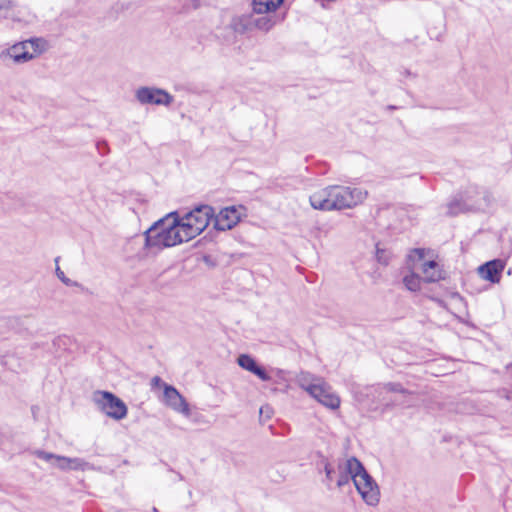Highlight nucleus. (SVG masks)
Wrapping results in <instances>:
<instances>
[{"label": "nucleus", "instance_id": "obj_1", "mask_svg": "<svg viewBox=\"0 0 512 512\" xmlns=\"http://www.w3.org/2000/svg\"><path fill=\"white\" fill-rule=\"evenodd\" d=\"M366 197L367 191L361 188L330 185L312 193L309 202L315 210L334 211L353 208Z\"/></svg>", "mask_w": 512, "mask_h": 512}, {"label": "nucleus", "instance_id": "obj_2", "mask_svg": "<svg viewBox=\"0 0 512 512\" xmlns=\"http://www.w3.org/2000/svg\"><path fill=\"white\" fill-rule=\"evenodd\" d=\"M178 212H170L145 232V245L150 248H168L182 244L178 227Z\"/></svg>", "mask_w": 512, "mask_h": 512}, {"label": "nucleus", "instance_id": "obj_3", "mask_svg": "<svg viewBox=\"0 0 512 512\" xmlns=\"http://www.w3.org/2000/svg\"><path fill=\"white\" fill-rule=\"evenodd\" d=\"M46 50V41L40 38L15 43L0 50V63L5 66L20 65L38 57Z\"/></svg>", "mask_w": 512, "mask_h": 512}, {"label": "nucleus", "instance_id": "obj_4", "mask_svg": "<svg viewBox=\"0 0 512 512\" xmlns=\"http://www.w3.org/2000/svg\"><path fill=\"white\" fill-rule=\"evenodd\" d=\"M298 385L323 406L335 410L340 406L339 396L322 378L309 372H301L297 377Z\"/></svg>", "mask_w": 512, "mask_h": 512}, {"label": "nucleus", "instance_id": "obj_5", "mask_svg": "<svg viewBox=\"0 0 512 512\" xmlns=\"http://www.w3.org/2000/svg\"><path fill=\"white\" fill-rule=\"evenodd\" d=\"M92 400L103 413L114 420H122L127 416L126 404L111 392L95 391Z\"/></svg>", "mask_w": 512, "mask_h": 512}, {"label": "nucleus", "instance_id": "obj_6", "mask_svg": "<svg viewBox=\"0 0 512 512\" xmlns=\"http://www.w3.org/2000/svg\"><path fill=\"white\" fill-rule=\"evenodd\" d=\"M354 485L363 501L369 506H376L380 500V490L374 479L362 465V471L354 475Z\"/></svg>", "mask_w": 512, "mask_h": 512}, {"label": "nucleus", "instance_id": "obj_7", "mask_svg": "<svg viewBox=\"0 0 512 512\" xmlns=\"http://www.w3.org/2000/svg\"><path fill=\"white\" fill-rule=\"evenodd\" d=\"M162 402L173 411L180 413L185 417H189L191 415L189 404L172 385L163 384Z\"/></svg>", "mask_w": 512, "mask_h": 512}, {"label": "nucleus", "instance_id": "obj_8", "mask_svg": "<svg viewBox=\"0 0 512 512\" xmlns=\"http://www.w3.org/2000/svg\"><path fill=\"white\" fill-rule=\"evenodd\" d=\"M135 97L143 105H164L168 106L173 101V97L165 90L153 87H141L136 90Z\"/></svg>", "mask_w": 512, "mask_h": 512}, {"label": "nucleus", "instance_id": "obj_9", "mask_svg": "<svg viewBox=\"0 0 512 512\" xmlns=\"http://www.w3.org/2000/svg\"><path fill=\"white\" fill-rule=\"evenodd\" d=\"M197 230L202 233L214 217V209L209 205H200L189 212L181 214Z\"/></svg>", "mask_w": 512, "mask_h": 512}, {"label": "nucleus", "instance_id": "obj_10", "mask_svg": "<svg viewBox=\"0 0 512 512\" xmlns=\"http://www.w3.org/2000/svg\"><path fill=\"white\" fill-rule=\"evenodd\" d=\"M337 470L336 484L341 488L347 485L350 480L354 482V475L362 471V463L356 457L343 458L338 461Z\"/></svg>", "mask_w": 512, "mask_h": 512}, {"label": "nucleus", "instance_id": "obj_11", "mask_svg": "<svg viewBox=\"0 0 512 512\" xmlns=\"http://www.w3.org/2000/svg\"><path fill=\"white\" fill-rule=\"evenodd\" d=\"M240 217L241 213L236 207H225L217 215L214 214V227L221 231L230 230L239 222Z\"/></svg>", "mask_w": 512, "mask_h": 512}, {"label": "nucleus", "instance_id": "obj_12", "mask_svg": "<svg viewBox=\"0 0 512 512\" xmlns=\"http://www.w3.org/2000/svg\"><path fill=\"white\" fill-rule=\"evenodd\" d=\"M504 266L500 260H493L481 265L478 268V273L481 278L492 283H498L500 280V273Z\"/></svg>", "mask_w": 512, "mask_h": 512}, {"label": "nucleus", "instance_id": "obj_13", "mask_svg": "<svg viewBox=\"0 0 512 512\" xmlns=\"http://www.w3.org/2000/svg\"><path fill=\"white\" fill-rule=\"evenodd\" d=\"M277 23V17L273 14H256L253 12L248 18V25L258 30L268 32Z\"/></svg>", "mask_w": 512, "mask_h": 512}, {"label": "nucleus", "instance_id": "obj_14", "mask_svg": "<svg viewBox=\"0 0 512 512\" xmlns=\"http://www.w3.org/2000/svg\"><path fill=\"white\" fill-rule=\"evenodd\" d=\"M237 363L241 368L253 373L262 381H269L271 379L268 373L262 367L258 366L254 358L248 354H241L237 359Z\"/></svg>", "mask_w": 512, "mask_h": 512}, {"label": "nucleus", "instance_id": "obj_15", "mask_svg": "<svg viewBox=\"0 0 512 512\" xmlns=\"http://www.w3.org/2000/svg\"><path fill=\"white\" fill-rule=\"evenodd\" d=\"M423 279L426 282H436L444 278L443 271L434 260L425 261L420 264Z\"/></svg>", "mask_w": 512, "mask_h": 512}, {"label": "nucleus", "instance_id": "obj_16", "mask_svg": "<svg viewBox=\"0 0 512 512\" xmlns=\"http://www.w3.org/2000/svg\"><path fill=\"white\" fill-rule=\"evenodd\" d=\"M14 7V0H0V11H4L5 18H11L13 22L19 23L21 25H27L33 21L34 16L29 13L23 16L14 15V13H11L10 11Z\"/></svg>", "mask_w": 512, "mask_h": 512}, {"label": "nucleus", "instance_id": "obj_17", "mask_svg": "<svg viewBox=\"0 0 512 512\" xmlns=\"http://www.w3.org/2000/svg\"><path fill=\"white\" fill-rule=\"evenodd\" d=\"M284 0H253V12L256 14H272Z\"/></svg>", "mask_w": 512, "mask_h": 512}, {"label": "nucleus", "instance_id": "obj_18", "mask_svg": "<svg viewBox=\"0 0 512 512\" xmlns=\"http://www.w3.org/2000/svg\"><path fill=\"white\" fill-rule=\"evenodd\" d=\"M178 227L181 235L182 243L188 242L194 238H196L200 233H197V230L191 225L188 221H186L183 216L178 212Z\"/></svg>", "mask_w": 512, "mask_h": 512}, {"label": "nucleus", "instance_id": "obj_19", "mask_svg": "<svg viewBox=\"0 0 512 512\" xmlns=\"http://www.w3.org/2000/svg\"><path fill=\"white\" fill-rule=\"evenodd\" d=\"M425 256V250L424 249H414L411 251V253L408 255V263L409 267L414 270L419 267V263L424 260Z\"/></svg>", "mask_w": 512, "mask_h": 512}, {"label": "nucleus", "instance_id": "obj_20", "mask_svg": "<svg viewBox=\"0 0 512 512\" xmlns=\"http://www.w3.org/2000/svg\"><path fill=\"white\" fill-rule=\"evenodd\" d=\"M403 283L408 290L415 292L421 287V278L417 274L411 273L404 277Z\"/></svg>", "mask_w": 512, "mask_h": 512}, {"label": "nucleus", "instance_id": "obj_21", "mask_svg": "<svg viewBox=\"0 0 512 512\" xmlns=\"http://www.w3.org/2000/svg\"><path fill=\"white\" fill-rule=\"evenodd\" d=\"M90 468V464L86 462L84 459L78 457H68V470L85 471Z\"/></svg>", "mask_w": 512, "mask_h": 512}, {"label": "nucleus", "instance_id": "obj_22", "mask_svg": "<svg viewBox=\"0 0 512 512\" xmlns=\"http://www.w3.org/2000/svg\"><path fill=\"white\" fill-rule=\"evenodd\" d=\"M321 464L323 465V469L326 475L327 485H329L335 480L334 467L328 462L327 459H322Z\"/></svg>", "mask_w": 512, "mask_h": 512}, {"label": "nucleus", "instance_id": "obj_23", "mask_svg": "<svg viewBox=\"0 0 512 512\" xmlns=\"http://www.w3.org/2000/svg\"><path fill=\"white\" fill-rule=\"evenodd\" d=\"M470 208L463 204L461 201H454L451 202L448 206V212L451 215H456L459 212H464L466 210H469Z\"/></svg>", "mask_w": 512, "mask_h": 512}, {"label": "nucleus", "instance_id": "obj_24", "mask_svg": "<svg viewBox=\"0 0 512 512\" xmlns=\"http://www.w3.org/2000/svg\"><path fill=\"white\" fill-rule=\"evenodd\" d=\"M53 466L60 470L67 471L68 470V457L57 455L53 462Z\"/></svg>", "mask_w": 512, "mask_h": 512}, {"label": "nucleus", "instance_id": "obj_25", "mask_svg": "<svg viewBox=\"0 0 512 512\" xmlns=\"http://www.w3.org/2000/svg\"><path fill=\"white\" fill-rule=\"evenodd\" d=\"M36 456L46 462H49L53 465V462L57 455L45 451L38 450L35 452Z\"/></svg>", "mask_w": 512, "mask_h": 512}, {"label": "nucleus", "instance_id": "obj_26", "mask_svg": "<svg viewBox=\"0 0 512 512\" xmlns=\"http://www.w3.org/2000/svg\"><path fill=\"white\" fill-rule=\"evenodd\" d=\"M384 389L389 392L406 393L407 391L399 383H386Z\"/></svg>", "mask_w": 512, "mask_h": 512}, {"label": "nucleus", "instance_id": "obj_27", "mask_svg": "<svg viewBox=\"0 0 512 512\" xmlns=\"http://www.w3.org/2000/svg\"><path fill=\"white\" fill-rule=\"evenodd\" d=\"M56 275L66 285L70 284V280L65 276L64 272L58 266L56 268Z\"/></svg>", "mask_w": 512, "mask_h": 512}, {"label": "nucleus", "instance_id": "obj_28", "mask_svg": "<svg viewBox=\"0 0 512 512\" xmlns=\"http://www.w3.org/2000/svg\"><path fill=\"white\" fill-rule=\"evenodd\" d=\"M163 384H165L159 376H155L151 380V385L153 388H163Z\"/></svg>", "mask_w": 512, "mask_h": 512}, {"label": "nucleus", "instance_id": "obj_29", "mask_svg": "<svg viewBox=\"0 0 512 512\" xmlns=\"http://www.w3.org/2000/svg\"><path fill=\"white\" fill-rule=\"evenodd\" d=\"M452 299H455V300H458V301H462V298L459 294L455 293L452 295Z\"/></svg>", "mask_w": 512, "mask_h": 512}, {"label": "nucleus", "instance_id": "obj_30", "mask_svg": "<svg viewBox=\"0 0 512 512\" xmlns=\"http://www.w3.org/2000/svg\"><path fill=\"white\" fill-rule=\"evenodd\" d=\"M104 147H106V143H99L98 144V149L101 150V149H104Z\"/></svg>", "mask_w": 512, "mask_h": 512}, {"label": "nucleus", "instance_id": "obj_31", "mask_svg": "<svg viewBox=\"0 0 512 512\" xmlns=\"http://www.w3.org/2000/svg\"><path fill=\"white\" fill-rule=\"evenodd\" d=\"M104 147H106V143H99L98 144V149L101 150V149H104Z\"/></svg>", "mask_w": 512, "mask_h": 512}, {"label": "nucleus", "instance_id": "obj_32", "mask_svg": "<svg viewBox=\"0 0 512 512\" xmlns=\"http://www.w3.org/2000/svg\"><path fill=\"white\" fill-rule=\"evenodd\" d=\"M263 412H264V408L262 407V408L260 409V413L262 414Z\"/></svg>", "mask_w": 512, "mask_h": 512}, {"label": "nucleus", "instance_id": "obj_33", "mask_svg": "<svg viewBox=\"0 0 512 512\" xmlns=\"http://www.w3.org/2000/svg\"><path fill=\"white\" fill-rule=\"evenodd\" d=\"M153 512H158L156 507L153 508Z\"/></svg>", "mask_w": 512, "mask_h": 512}]
</instances>
